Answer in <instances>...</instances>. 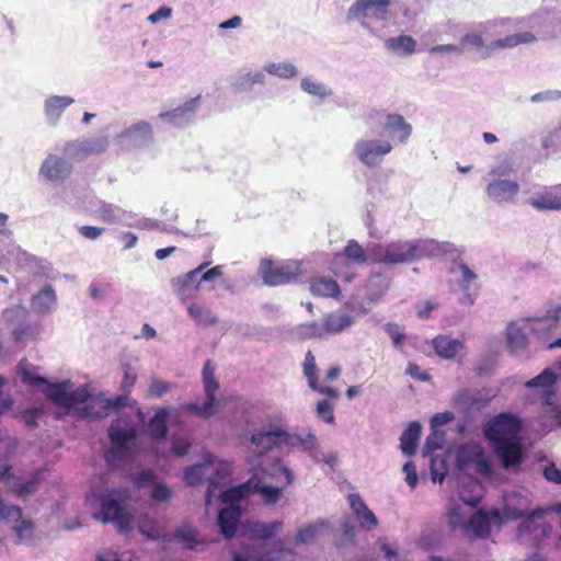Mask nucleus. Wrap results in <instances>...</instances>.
Here are the masks:
<instances>
[{"mask_svg": "<svg viewBox=\"0 0 561 561\" xmlns=\"http://www.w3.org/2000/svg\"><path fill=\"white\" fill-rule=\"evenodd\" d=\"M128 398H129V394H126L123 392L122 396H118L115 398H108V399H101L100 402L102 404V408L106 411L118 410V409L127 405Z\"/></svg>", "mask_w": 561, "mask_h": 561, "instance_id": "obj_54", "label": "nucleus"}, {"mask_svg": "<svg viewBox=\"0 0 561 561\" xmlns=\"http://www.w3.org/2000/svg\"><path fill=\"white\" fill-rule=\"evenodd\" d=\"M459 272L461 274V285L465 289L469 288L470 283L477 279V275L469 266L465 263H459L453 267V272Z\"/></svg>", "mask_w": 561, "mask_h": 561, "instance_id": "obj_56", "label": "nucleus"}, {"mask_svg": "<svg viewBox=\"0 0 561 561\" xmlns=\"http://www.w3.org/2000/svg\"><path fill=\"white\" fill-rule=\"evenodd\" d=\"M522 422L511 413H500L483 427L484 436L492 443L519 438Z\"/></svg>", "mask_w": 561, "mask_h": 561, "instance_id": "obj_5", "label": "nucleus"}, {"mask_svg": "<svg viewBox=\"0 0 561 561\" xmlns=\"http://www.w3.org/2000/svg\"><path fill=\"white\" fill-rule=\"evenodd\" d=\"M383 129L391 137H397L400 142H405L412 133V126L399 114L387 115Z\"/></svg>", "mask_w": 561, "mask_h": 561, "instance_id": "obj_20", "label": "nucleus"}, {"mask_svg": "<svg viewBox=\"0 0 561 561\" xmlns=\"http://www.w3.org/2000/svg\"><path fill=\"white\" fill-rule=\"evenodd\" d=\"M69 382L46 383V397L56 405L69 409Z\"/></svg>", "mask_w": 561, "mask_h": 561, "instance_id": "obj_32", "label": "nucleus"}, {"mask_svg": "<svg viewBox=\"0 0 561 561\" xmlns=\"http://www.w3.org/2000/svg\"><path fill=\"white\" fill-rule=\"evenodd\" d=\"M432 346L443 359H454L458 353L465 350V344L460 340L443 334L432 340Z\"/></svg>", "mask_w": 561, "mask_h": 561, "instance_id": "obj_18", "label": "nucleus"}, {"mask_svg": "<svg viewBox=\"0 0 561 561\" xmlns=\"http://www.w3.org/2000/svg\"><path fill=\"white\" fill-rule=\"evenodd\" d=\"M390 0H356L348 10L350 18L358 19L370 15L378 20H385L388 16Z\"/></svg>", "mask_w": 561, "mask_h": 561, "instance_id": "obj_9", "label": "nucleus"}, {"mask_svg": "<svg viewBox=\"0 0 561 561\" xmlns=\"http://www.w3.org/2000/svg\"><path fill=\"white\" fill-rule=\"evenodd\" d=\"M322 323L325 335L339 334L351 327L353 318L345 312L334 311L327 313Z\"/></svg>", "mask_w": 561, "mask_h": 561, "instance_id": "obj_22", "label": "nucleus"}, {"mask_svg": "<svg viewBox=\"0 0 561 561\" xmlns=\"http://www.w3.org/2000/svg\"><path fill=\"white\" fill-rule=\"evenodd\" d=\"M152 127L147 122H138L122 133V137L134 144H147L152 139Z\"/></svg>", "mask_w": 561, "mask_h": 561, "instance_id": "obj_27", "label": "nucleus"}, {"mask_svg": "<svg viewBox=\"0 0 561 561\" xmlns=\"http://www.w3.org/2000/svg\"><path fill=\"white\" fill-rule=\"evenodd\" d=\"M557 381V375L549 368H546L535 378L528 380L525 385L527 388H542V398L547 405H552V399L554 392L552 390L553 385Z\"/></svg>", "mask_w": 561, "mask_h": 561, "instance_id": "obj_19", "label": "nucleus"}, {"mask_svg": "<svg viewBox=\"0 0 561 561\" xmlns=\"http://www.w3.org/2000/svg\"><path fill=\"white\" fill-rule=\"evenodd\" d=\"M492 446L504 468L518 466L523 461V446L519 438L492 443Z\"/></svg>", "mask_w": 561, "mask_h": 561, "instance_id": "obj_10", "label": "nucleus"}, {"mask_svg": "<svg viewBox=\"0 0 561 561\" xmlns=\"http://www.w3.org/2000/svg\"><path fill=\"white\" fill-rule=\"evenodd\" d=\"M263 81L264 75L262 72L247 73L238 82L237 87L239 90H248L251 89L254 84L262 83Z\"/></svg>", "mask_w": 561, "mask_h": 561, "instance_id": "obj_57", "label": "nucleus"}, {"mask_svg": "<svg viewBox=\"0 0 561 561\" xmlns=\"http://www.w3.org/2000/svg\"><path fill=\"white\" fill-rule=\"evenodd\" d=\"M11 518V516L9 517ZM12 518L16 519L15 525L13 526V531L16 535L18 541L21 542L27 539H31L33 536L34 525L31 520L22 519V515L20 517L12 516Z\"/></svg>", "mask_w": 561, "mask_h": 561, "instance_id": "obj_46", "label": "nucleus"}, {"mask_svg": "<svg viewBox=\"0 0 561 561\" xmlns=\"http://www.w3.org/2000/svg\"><path fill=\"white\" fill-rule=\"evenodd\" d=\"M253 493H260L266 504H275L282 496V490L272 485H264L260 480H254Z\"/></svg>", "mask_w": 561, "mask_h": 561, "instance_id": "obj_41", "label": "nucleus"}, {"mask_svg": "<svg viewBox=\"0 0 561 561\" xmlns=\"http://www.w3.org/2000/svg\"><path fill=\"white\" fill-rule=\"evenodd\" d=\"M482 486L478 480H470L459 491L460 500L472 507L477 506L482 499Z\"/></svg>", "mask_w": 561, "mask_h": 561, "instance_id": "obj_38", "label": "nucleus"}, {"mask_svg": "<svg viewBox=\"0 0 561 561\" xmlns=\"http://www.w3.org/2000/svg\"><path fill=\"white\" fill-rule=\"evenodd\" d=\"M536 39L535 35L530 32H523L508 35L504 38L492 42L485 50L484 57H488L491 51L503 48H512L520 44L531 43Z\"/></svg>", "mask_w": 561, "mask_h": 561, "instance_id": "obj_24", "label": "nucleus"}, {"mask_svg": "<svg viewBox=\"0 0 561 561\" xmlns=\"http://www.w3.org/2000/svg\"><path fill=\"white\" fill-rule=\"evenodd\" d=\"M342 256H345L346 259H350L357 264H363L369 260L368 251L366 252L364 248L354 239L347 242L342 253L335 254L334 262H336Z\"/></svg>", "mask_w": 561, "mask_h": 561, "instance_id": "obj_37", "label": "nucleus"}, {"mask_svg": "<svg viewBox=\"0 0 561 561\" xmlns=\"http://www.w3.org/2000/svg\"><path fill=\"white\" fill-rule=\"evenodd\" d=\"M137 431L129 417L121 416L113 421L108 428V437L112 448L105 453V459L108 463L123 460L128 455V442L134 440Z\"/></svg>", "mask_w": 561, "mask_h": 561, "instance_id": "obj_2", "label": "nucleus"}, {"mask_svg": "<svg viewBox=\"0 0 561 561\" xmlns=\"http://www.w3.org/2000/svg\"><path fill=\"white\" fill-rule=\"evenodd\" d=\"M90 393L85 387H79L73 391H69V408L88 400Z\"/></svg>", "mask_w": 561, "mask_h": 561, "instance_id": "obj_59", "label": "nucleus"}, {"mask_svg": "<svg viewBox=\"0 0 561 561\" xmlns=\"http://www.w3.org/2000/svg\"><path fill=\"white\" fill-rule=\"evenodd\" d=\"M253 483L254 479H250L247 482L239 484L237 486L230 488L221 493V500L225 503H230L231 505H234L233 503L249 496L251 493H253Z\"/></svg>", "mask_w": 561, "mask_h": 561, "instance_id": "obj_36", "label": "nucleus"}, {"mask_svg": "<svg viewBox=\"0 0 561 561\" xmlns=\"http://www.w3.org/2000/svg\"><path fill=\"white\" fill-rule=\"evenodd\" d=\"M171 389V383L168 381L153 379L151 380L149 388H148V394L152 398H161L164 396L169 390Z\"/></svg>", "mask_w": 561, "mask_h": 561, "instance_id": "obj_55", "label": "nucleus"}, {"mask_svg": "<svg viewBox=\"0 0 561 561\" xmlns=\"http://www.w3.org/2000/svg\"><path fill=\"white\" fill-rule=\"evenodd\" d=\"M122 370L124 375L121 381L122 391L126 394H130V391L137 381V373L128 363L122 365Z\"/></svg>", "mask_w": 561, "mask_h": 561, "instance_id": "obj_47", "label": "nucleus"}, {"mask_svg": "<svg viewBox=\"0 0 561 561\" xmlns=\"http://www.w3.org/2000/svg\"><path fill=\"white\" fill-rule=\"evenodd\" d=\"M265 70L279 78L290 79L297 73L296 67L290 62H272L265 67Z\"/></svg>", "mask_w": 561, "mask_h": 561, "instance_id": "obj_45", "label": "nucleus"}, {"mask_svg": "<svg viewBox=\"0 0 561 561\" xmlns=\"http://www.w3.org/2000/svg\"><path fill=\"white\" fill-rule=\"evenodd\" d=\"M285 436H287V432L282 428H277L275 431L253 434L251 442L267 450L276 446L285 445Z\"/></svg>", "mask_w": 561, "mask_h": 561, "instance_id": "obj_26", "label": "nucleus"}, {"mask_svg": "<svg viewBox=\"0 0 561 561\" xmlns=\"http://www.w3.org/2000/svg\"><path fill=\"white\" fill-rule=\"evenodd\" d=\"M518 192V183L510 180H494L486 186L488 196L496 203L510 202Z\"/></svg>", "mask_w": 561, "mask_h": 561, "instance_id": "obj_14", "label": "nucleus"}, {"mask_svg": "<svg viewBox=\"0 0 561 561\" xmlns=\"http://www.w3.org/2000/svg\"><path fill=\"white\" fill-rule=\"evenodd\" d=\"M317 415L329 424H333L335 421L333 413V405L328 400H321L317 404Z\"/></svg>", "mask_w": 561, "mask_h": 561, "instance_id": "obj_53", "label": "nucleus"}, {"mask_svg": "<svg viewBox=\"0 0 561 561\" xmlns=\"http://www.w3.org/2000/svg\"><path fill=\"white\" fill-rule=\"evenodd\" d=\"M170 411L168 408L159 409L156 414L150 419L148 424V432L153 439H163L167 436L168 427L167 421L169 419Z\"/></svg>", "mask_w": 561, "mask_h": 561, "instance_id": "obj_29", "label": "nucleus"}, {"mask_svg": "<svg viewBox=\"0 0 561 561\" xmlns=\"http://www.w3.org/2000/svg\"><path fill=\"white\" fill-rule=\"evenodd\" d=\"M282 527L283 522L278 520L272 523L256 522L251 525L250 533L253 537L257 539H270Z\"/></svg>", "mask_w": 561, "mask_h": 561, "instance_id": "obj_39", "label": "nucleus"}, {"mask_svg": "<svg viewBox=\"0 0 561 561\" xmlns=\"http://www.w3.org/2000/svg\"><path fill=\"white\" fill-rule=\"evenodd\" d=\"M241 517V510L237 505H229L220 510L218 525L226 539H231L237 531Z\"/></svg>", "mask_w": 561, "mask_h": 561, "instance_id": "obj_17", "label": "nucleus"}, {"mask_svg": "<svg viewBox=\"0 0 561 561\" xmlns=\"http://www.w3.org/2000/svg\"><path fill=\"white\" fill-rule=\"evenodd\" d=\"M57 298L51 285H46L32 298V308L38 313L48 312L55 305Z\"/></svg>", "mask_w": 561, "mask_h": 561, "instance_id": "obj_28", "label": "nucleus"}, {"mask_svg": "<svg viewBox=\"0 0 561 561\" xmlns=\"http://www.w3.org/2000/svg\"><path fill=\"white\" fill-rule=\"evenodd\" d=\"M80 236L88 240H95L104 232V228L95 226H81L78 228Z\"/></svg>", "mask_w": 561, "mask_h": 561, "instance_id": "obj_64", "label": "nucleus"}, {"mask_svg": "<svg viewBox=\"0 0 561 561\" xmlns=\"http://www.w3.org/2000/svg\"><path fill=\"white\" fill-rule=\"evenodd\" d=\"M350 506L363 529L371 530L377 527L378 520L373 511L368 508L363 499L357 493L348 495Z\"/></svg>", "mask_w": 561, "mask_h": 561, "instance_id": "obj_15", "label": "nucleus"}, {"mask_svg": "<svg viewBox=\"0 0 561 561\" xmlns=\"http://www.w3.org/2000/svg\"><path fill=\"white\" fill-rule=\"evenodd\" d=\"M310 291L319 297L339 298L341 295V288L336 280L324 276L310 280Z\"/></svg>", "mask_w": 561, "mask_h": 561, "instance_id": "obj_23", "label": "nucleus"}, {"mask_svg": "<svg viewBox=\"0 0 561 561\" xmlns=\"http://www.w3.org/2000/svg\"><path fill=\"white\" fill-rule=\"evenodd\" d=\"M529 204L537 210L561 209V185L551 186L530 198Z\"/></svg>", "mask_w": 561, "mask_h": 561, "instance_id": "obj_16", "label": "nucleus"}, {"mask_svg": "<svg viewBox=\"0 0 561 561\" xmlns=\"http://www.w3.org/2000/svg\"><path fill=\"white\" fill-rule=\"evenodd\" d=\"M304 375L306 376L308 385L312 390L321 394L328 396L332 400L339 399L340 392L336 388L322 386L319 383L316 357L313 356L311 351H308L305 356Z\"/></svg>", "mask_w": 561, "mask_h": 561, "instance_id": "obj_12", "label": "nucleus"}, {"mask_svg": "<svg viewBox=\"0 0 561 561\" xmlns=\"http://www.w3.org/2000/svg\"><path fill=\"white\" fill-rule=\"evenodd\" d=\"M151 497L156 502H165L171 497V490L163 483H158L152 489Z\"/></svg>", "mask_w": 561, "mask_h": 561, "instance_id": "obj_62", "label": "nucleus"}, {"mask_svg": "<svg viewBox=\"0 0 561 561\" xmlns=\"http://www.w3.org/2000/svg\"><path fill=\"white\" fill-rule=\"evenodd\" d=\"M174 537L183 541L185 547L188 549H194L198 543L196 539V531L190 526H183L176 529Z\"/></svg>", "mask_w": 561, "mask_h": 561, "instance_id": "obj_48", "label": "nucleus"}, {"mask_svg": "<svg viewBox=\"0 0 561 561\" xmlns=\"http://www.w3.org/2000/svg\"><path fill=\"white\" fill-rule=\"evenodd\" d=\"M108 146V138L106 136H99L91 139H85L78 144H68V147L75 148L76 156L84 158L90 154H100L106 150Z\"/></svg>", "mask_w": 561, "mask_h": 561, "instance_id": "obj_21", "label": "nucleus"}, {"mask_svg": "<svg viewBox=\"0 0 561 561\" xmlns=\"http://www.w3.org/2000/svg\"><path fill=\"white\" fill-rule=\"evenodd\" d=\"M95 518L104 524L113 522L121 533H128L133 522L131 513L110 495L101 499L100 512L95 515Z\"/></svg>", "mask_w": 561, "mask_h": 561, "instance_id": "obj_6", "label": "nucleus"}, {"mask_svg": "<svg viewBox=\"0 0 561 561\" xmlns=\"http://www.w3.org/2000/svg\"><path fill=\"white\" fill-rule=\"evenodd\" d=\"M423 249L417 241H393L387 244L377 243L368 249L371 263L397 265L411 263L421 259Z\"/></svg>", "mask_w": 561, "mask_h": 561, "instance_id": "obj_1", "label": "nucleus"}, {"mask_svg": "<svg viewBox=\"0 0 561 561\" xmlns=\"http://www.w3.org/2000/svg\"><path fill=\"white\" fill-rule=\"evenodd\" d=\"M260 274L266 285L279 286L295 280L301 274V264L293 260L274 262L264 259L260 263Z\"/></svg>", "mask_w": 561, "mask_h": 561, "instance_id": "obj_3", "label": "nucleus"}, {"mask_svg": "<svg viewBox=\"0 0 561 561\" xmlns=\"http://www.w3.org/2000/svg\"><path fill=\"white\" fill-rule=\"evenodd\" d=\"M214 462V457L207 454L204 463H197L188 467L184 472V480L188 485H198L207 473L209 466Z\"/></svg>", "mask_w": 561, "mask_h": 561, "instance_id": "obj_33", "label": "nucleus"}, {"mask_svg": "<svg viewBox=\"0 0 561 561\" xmlns=\"http://www.w3.org/2000/svg\"><path fill=\"white\" fill-rule=\"evenodd\" d=\"M422 426L417 421L409 423L400 437V448L405 456H412L416 451Z\"/></svg>", "mask_w": 561, "mask_h": 561, "instance_id": "obj_25", "label": "nucleus"}, {"mask_svg": "<svg viewBox=\"0 0 561 561\" xmlns=\"http://www.w3.org/2000/svg\"><path fill=\"white\" fill-rule=\"evenodd\" d=\"M388 50L402 55H411L415 51L416 41L410 35H399L385 41Z\"/></svg>", "mask_w": 561, "mask_h": 561, "instance_id": "obj_30", "label": "nucleus"}, {"mask_svg": "<svg viewBox=\"0 0 561 561\" xmlns=\"http://www.w3.org/2000/svg\"><path fill=\"white\" fill-rule=\"evenodd\" d=\"M444 443V433L437 430H433L432 433L426 437L424 444V455L431 454L434 450L440 449Z\"/></svg>", "mask_w": 561, "mask_h": 561, "instance_id": "obj_50", "label": "nucleus"}, {"mask_svg": "<svg viewBox=\"0 0 561 561\" xmlns=\"http://www.w3.org/2000/svg\"><path fill=\"white\" fill-rule=\"evenodd\" d=\"M209 265V262H205L201 264L195 270L186 273L182 278H178L174 283V286L176 287L178 291H182L185 289L186 286H188L190 283L194 282L197 275Z\"/></svg>", "mask_w": 561, "mask_h": 561, "instance_id": "obj_51", "label": "nucleus"}, {"mask_svg": "<svg viewBox=\"0 0 561 561\" xmlns=\"http://www.w3.org/2000/svg\"><path fill=\"white\" fill-rule=\"evenodd\" d=\"M201 95L191 98L183 105H180L170 111L161 112L158 117L164 122H169L173 125H180L187 122L196 112L199 106Z\"/></svg>", "mask_w": 561, "mask_h": 561, "instance_id": "obj_13", "label": "nucleus"}, {"mask_svg": "<svg viewBox=\"0 0 561 561\" xmlns=\"http://www.w3.org/2000/svg\"><path fill=\"white\" fill-rule=\"evenodd\" d=\"M506 339L507 346L513 354L523 351L528 344L525 332L514 323L507 327Z\"/></svg>", "mask_w": 561, "mask_h": 561, "instance_id": "obj_35", "label": "nucleus"}, {"mask_svg": "<svg viewBox=\"0 0 561 561\" xmlns=\"http://www.w3.org/2000/svg\"><path fill=\"white\" fill-rule=\"evenodd\" d=\"M448 522L453 528L462 527L465 528L466 522L463 515L460 513V507L455 505L448 510Z\"/></svg>", "mask_w": 561, "mask_h": 561, "instance_id": "obj_58", "label": "nucleus"}, {"mask_svg": "<svg viewBox=\"0 0 561 561\" xmlns=\"http://www.w3.org/2000/svg\"><path fill=\"white\" fill-rule=\"evenodd\" d=\"M461 47H477L480 48L483 46V38L479 33H467L460 39Z\"/></svg>", "mask_w": 561, "mask_h": 561, "instance_id": "obj_60", "label": "nucleus"}, {"mask_svg": "<svg viewBox=\"0 0 561 561\" xmlns=\"http://www.w3.org/2000/svg\"><path fill=\"white\" fill-rule=\"evenodd\" d=\"M285 445L291 447H301L306 451H311L317 446V438L312 434H309L307 437H301L287 433V436H285Z\"/></svg>", "mask_w": 561, "mask_h": 561, "instance_id": "obj_42", "label": "nucleus"}, {"mask_svg": "<svg viewBox=\"0 0 561 561\" xmlns=\"http://www.w3.org/2000/svg\"><path fill=\"white\" fill-rule=\"evenodd\" d=\"M139 531L150 539H160L163 538L162 529L159 524L149 517H144L139 520Z\"/></svg>", "mask_w": 561, "mask_h": 561, "instance_id": "obj_44", "label": "nucleus"}, {"mask_svg": "<svg viewBox=\"0 0 561 561\" xmlns=\"http://www.w3.org/2000/svg\"><path fill=\"white\" fill-rule=\"evenodd\" d=\"M71 172L72 165L56 154H48L39 169V174L50 182H64Z\"/></svg>", "mask_w": 561, "mask_h": 561, "instance_id": "obj_11", "label": "nucleus"}, {"mask_svg": "<svg viewBox=\"0 0 561 561\" xmlns=\"http://www.w3.org/2000/svg\"><path fill=\"white\" fill-rule=\"evenodd\" d=\"M21 368V379L24 383L32 387H39L47 383V380L41 376H37L33 371L26 368V363H20Z\"/></svg>", "mask_w": 561, "mask_h": 561, "instance_id": "obj_49", "label": "nucleus"}, {"mask_svg": "<svg viewBox=\"0 0 561 561\" xmlns=\"http://www.w3.org/2000/svg\"><path fill=\"white\" fill-rule=\"evenodd\" d=\"M202 381L206 400L203 404L187 403L183 409L198 417L209 419L215 414V394L219 383L215 378V366L211 360H206L202 370Z\"/></svg>", "mask_w": 561, "mask_h": 561, "instance_id": "obj_4", "label": "nucleus"}, {"mask_svg": "<svg viewBox=\"0 0 561 561\" xmlns=\"http://www.w3.org/2000/svg\"><path fill=\"white\" fill-rule=\"evenodd\" d=\"M358 159L368 167L377 165L389 153L392 146L388 141L359 140L355 144Z\"/></svg>", "mask_w": 561, "mask_h": 561, "instance_id": "obj_8", "label": "nucleus"}, {"mask_svg": "<svg viewBox=\"0 0 561 561\" xmlns=\"http://www.w3.org/2000/svg\"><path fill=\"white\" fill-rule=\"evenodd\" d=\"M72 103L73 99L70 96H51L45 102V114L51 122L55 123L59 119L66 107Z\"/></svg>", "mask_w": 561, "mask_h": 561, "instance_id": "obj_31", "label": "nucleus"}, {"mask_svg": "<svg viewBox=\"0 0 561 561\" xmlns=\"http://www.w3.org/2000/svg\"><path fill=\"white\" fill-rule=\"evenodd\" d=\"M99 218L106 224H113L116 220L115 209L113 205L103 203L99 210Z\"/></svg>", "mask_w": 561, "mask_h": 561, "instance_id": "obj_61", "label": "nucleus"}, {"mask_svg": "<svg viewBox=\"0 0 561 561\" xmlns=\"http://www.w3.org/2000/svg\"><path fill=\"white\" fill-rule=\"evenodd\" d=\"M545 511L536 510L533 511L519 525V531L531 533L537 528V520L542 519Z\"/></svg>", "mask_w": 561, "mask_h": 561, "instance_id": "obj_52", "label": "nucleus"}, {"mask_svg": "<svg viewBox=\"0 0 561 561\" xmlns=\"http://www.w3.org/2000/svg\"><path fill=\"white\" fill-rule=\"evenodd\" d=\"M37 490V480H28L22 483H19L14 486V492L19 496H26L34 493Z\"/></svg>", "mask_w": 561, "mask_h": 561, "instance_id": "obj_63", "label": "nucleus"}, {"mask_svg": "<svg viewBox=\"0 0 561 561\" xmlns=\"http://www.w3.org/2000/svg\"><path fill=\"white\" fill-rule=\"evenodd\" d=\"M327 527L325 522L319 520L314 524H309L297 531L295 541L296 543H308L316 539L322 530Z\"/></svg>", "mask_w": 561, "mask_h": 561, "instance_id": "obj_40", "label": "nucleus"}, {"mask_svg": "<svg viewBox=\"0 0 561 561\" xmlns=\"http://www.w3.org/2000/svg\"><path fill=\"white\" fill-rule=\"evenodd\" d=\"M298 333L304 340L321 339L325 336L323 323H318L316 321L300 324Z\"/></svg>", "mask_w": 561, "mask_h": 561, "instance_id": "obj_43", "label": "nucleus"}, {"mask_svg": "<svg viewBox=\"0 0 561 561\" xmlns=\"http://www.w3.org/2000/svg\"><path fill=\"white\" fill-rule=\"evenodd\" d=\"M502 523L503 518L499 508H492L490 511L480 508L466 523L465 529H471L478 538H488L491 533L492 524L501 526Z\"/></svg>", "mask_w": 561, "mask_h": 561, "instance_id": "obj_7", "label": "nucleus"}, {"mask_svg": "<svg viewBox=\"0 0 561 561\" xmlns=\"http://www.w3.org/2000/svg\"><path fill=\"white\" fill-rule=\"evenodd\" d=\"M187 312L198 325L209 327L216 324L218 321L217 316L209 308L201 305H190Z\"/></svg>", "mask_w": 561, "mask_h": 561, "instance_id": "obj_34", "label": "nucleus"}]
</instances>
